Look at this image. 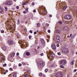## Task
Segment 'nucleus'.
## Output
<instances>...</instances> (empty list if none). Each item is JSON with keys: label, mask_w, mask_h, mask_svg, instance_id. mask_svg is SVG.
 Masks as SVG:
<instances>
[{"label": "nucleus", "mask_w": 77, "mask_h": 77, "mask_svg": "<svg viewBox=\"0 0 77 77\" xmlns=\"http://www.w3.org/2000/svg\"><path fill=\"white\" fill-rule=\"evenodd\" d=\"M33 12H36V10H33Z\"/></svg>", "instance_id": "nucleus-54"}, {"label": "nucleus", "mask_w": 77, "mask_h": 77, "mask_svg": "<svg viewBox=\"0 0 77 77\" xmlns=\"http://www.w3.org/2000/svg\"><path fill=\"white\" fill-rule=\"evenodd\" d=\"M55 75L57 77H62L63 76V73L61 72H58L55 74Z\"/></svg>", "instance_id": "nucleus-3"}, {"label": "nucleus", "mask_w": 77, "mask_h": 77, "mask_svg": "<svg viewBox=\"0 0 77 77\" xmlns=\"http://www.w3.org/2000/svg\"><path fill=\"white\" fill-rule=\"evenodd\" d=\"M27 5V3H26V2H25L22 4L23 6H24V5Z\"/></svg>", "instance_id": "nucleus-23"}, {"label": "nucleus", "mask_w": 77, "mask_h": 77, "mask_svg": "<svg viewBox=\"0 0 77 77\" xmlns=\"http://www.w3.org/2000/svg\"><path fill=\"white\" fill-rule=\"evenodd\" d=\"M60 36L58 35H56L54 37L53 40L55 42L58 43L60 42Z\"/></svg>", "instance_id": "nucleus-1"}, {"label": "nucleus", "mask_w": 77, "mask_h": 77, "mask_svg": "<svg viewBox=\"0 0 77 77\" xmlns=\"http://www.w3.org/2000/svg\"><path fill=\"white\" fill-rule=\"evenodd\" d=\"M43 14H44L45 15V14H47V13H46V12L45 11H44L43 12Z\"/></svg>", "instance_id": "nucleus-31"}, {"label": "nucleus", "mask_w": 77, "mask_h": 77, "mask_svg": "<svg viewBox=\"0 0 77 77\" xmlns=\"http://www.w3.org/2000/svg\"><path fill=\"white\" fill-rule=\"evenodd\" d=\"M28 9H29V8H26L25 10L26 11V12H28Z\"/></svg>", "instance_id": "nucleus-27"}, {"label": "nucleus", "mask_w": 77, "mask_h": 77, "mask_svg": "<svg viewBox=\"0 0 77 77\" xmlns=\"http://www.w3.org/2000/svg\"><path fill=\"white\" fill-rule=\"evenodd\" d=\"M32 5H33V6H34L35 5V3L32 2Z\"/></svg>", "instance_id": "nucleus-33"}, {"label": "nucleus", "mask_w": 77, "mask_h": 77, "mask_svg": "<svg viewBox=\"0 0 77 77\" xmlns=\"http://www.w3.org/2000/svg\"><path fill=\"white\" fill-rule=\"evenodd\" d=\"M49 16H50V17H52V15L50 14Z\"/></svg>", "instance_id": "nucleus-56"}, {"label": "nucleus", "mask_w": 77, "mask_h": 77, "mask_svg": "<svg viewBox=\"0 0 77 77\" xmlns=\"http://www.w3.org/2000/svg\"><path fill=\"white\" fill-rule=\"evenodd\" d=\"M3 9L0 7V13H3Z\"/></svg>", "instance_id": "nucleus-17"}, {"label": "nucleus", "mask_w": 77, "mask_h": 77, "mask_svg": "<svg viewBox=\"0 0 77 77\" xmlns=\"http://www.w3.org/2000/svg\"><path fill=\"white\" fill-rule=\"evenodd\" d=\"M2 50H4V51H5L6 50V46H4L2 47Z\"/></svg>", "instance_id": "nucleus-14"}, {"label": "nucleus", "mask_w": 77, "mask_h": 77, "mask_svg": "<svg viewBox=\"0 0 77 77\" xmlns=\"http://www.w3.org/2000/svg\"><path fill=\"white\" fill-rule=\"evenodd\" d=\"M60 67L61 68H64V66L61 65L60 66Z\"/></svg>", "instance_id": "nucleus-30"}, {"label": "nucleus", "mask_w": 77, "mask_h": 77, "mask_svg": "<svg viewBox=\"0 0 77 77\" xmlns=\"http://www.w3.org/2000/svg\"><path fill=\"white\" fill-rule=\"evenodd\" d=\"M19 43L21 44V47H26V46L27 47V46H28V45H24V42H23L22 40L19 41Z\"/></svg>", "instance_id": "nucleus-4"}, {"label": "nucleus", "mask_w": 77, "mask_h": 77, "mask_svg": "<svg viewBox=\"0 0 77 77\" xmlns=\"http://www.w3.org/2000/svg\"><path fill=\"white\" fill-rule=\"evenodd\" d=\"M74 72H76L77 71V69H75L74 71H73Z\"/></svg>", "instance_id": "nucleus-39"}, {"label": "nucleus", "mask_w": 77, "mask_h": 77, "mask_svg": "<svg viewBox=\"0 0 77 77\" xmlns=\"http://www.w3.org/2000/svg\"><path fill=\"white\" fill-rule=\"evenodd\" d=\"M30 53L28 52L26 53V56H30Z\"/></svg>", "instance_id": "nucleus-20"}, {"label": "nucleus", "mask_w": 77, "mask_h": 77, "mask_svg": "<svg viewBox=\"0 0 77 77\" xmlns=\"http://www.w3.org/2000/svg\"><path fill=\"white\" fill-rule=\"evenodd\" d=\"M12 27L10 28V30H12Z\"/></svg>", "instance_id": "nucleus-57"}, {"label": "nucleus", "mask_w": 77, "mask_h": 77, "mask_svg": "<svg viewBox=\"0 0 77 77\" xmlns=\"http://www.w3.org/2000/svg\"><path fill=\"white\" fill-rule=\"evenodd\" d=\"M74 62H75V60H73L70 63L71 65H74Z\"/></svg>", "instance_id": "nucleus-16"}, {"label": "nucleus", "mask_w": 77, "mask_h": 77, "mask_svg": "<svg viewBox=\"0 0 77 77\" xmlns=\"http://www.w3.org/2000/svg\"><path fill=\"white\" fill-rule=\"evenodd\" d=\"M52 48L53 50H56V45L55 44H52L51 45Z\"/></svg>", "instance_id": "nucleus-10"}, {"label": "nucleus", "mask_w": 77, "mask_h": 77, "mask_svg": "<svg viewBox=\"0 0 77 77\" xmlns=\"http://www.w3.org/2000/svg\"><path fill=\"white\" fill-rule=\"evenodd\" d=\"M5 72H8V70H6L5 71Z\"/></svg>", "instance_id": "nucleus-58"}, {"label": "nucleus", "mask_w": 77, "mask_h": 77, "mask_svg": "<svg viewBox=\"0 0 77 77\" xmlns=\"http://www.w3.org/2000/svg\"><path fill=\"white\" fill-rule=\"evenodd\" d=\"M45 72H47V71H48V69H46L45 70Z\"/></svg>", "instance_id": "nucleus-36"}, {"label": "nucleus", "mask_w": 77, "mask_h": 77, "mask_svg": "<svg viewBox=\"0 0 77 77\" xmlns=\"http://www.w3.org/2000/svg\"><path fill=\"white\" fill-rule=\"evenodd\" d=\"M64 18L66 20H71V16L69 15H66L65 16Z\"/></svg>", "instance_id": "nucleus-7"}, {"label": "nucleus", "mask_w": 77, "mask_h": 77, "mask_svg": "<svg viewBox=\"0 0 77 77\" xmlns=\"http://www.w3.org/2000/svg\"><path fill=\"white\" fill-rule=\"evenodd\" d=\"M4 30H2L1 31V33H4Z\"/></svg>", "instance_id": "nucleus-41"}, {"label": "nucleus", "mask_w": 77, "mask_h": 77, "mask_svg": "<svg viewBox=\"0 0 77 77\" xmlns=\"http://www.w3.org/2000/svg\"><path fill=\"white\" fill-rule=\"evenodd\" d=\"M48 59H49V58H50V56H49V55L48 56Z\"/></svg>", "instance_id": "nucleus-53"}, {"label": "nucleus", "mask_w": 77, "mask_h": 77, "mask_svg": "<svg viewBox=\"0 0 77 77\" xmlns=\"http://www.w3.org/2000/svg\"><path fill=\"white\" fill-rule=\"evenodd\" d=\"M39 48H40V47L38 46L37 49H39Z\"/></svg>", "instance_id": "nucleus-60"}, {"label": "nucleus", "mask_w": 77, "mask_h": 77, "mask_svg": "<svg viewBox=\"0 0 77 77\" xmlns=\"http://www.w3.org/2000/svg\"><path fill=\"white\" fill-rule=\"evenodd\" d=\"M50 32H51L50 30H48V33H50Z\"/></svg>", "instance_id": "nucleus-49"}, {"label": "nucleus", "mask_w": 77, "mask_h": 77, "mask_svg": "<svg viewBox=\"0 0 77 77\" xmlns=\"http://www.w3.org/2000/svg\"><path fill=\"white\" fill-rule=\"evenodd\" d=\"M57 54L58 55H61V54H60V52H59V53H57Z\"/></svg>", "instance_id": "nucleus-38"}, {"label": "nucleus", "mask_w": 77, "mask_h": 77, "mask_svg": "<svg viewBox=\"0 0 77 77\" xmlns=\"http://www.w3.org/2000/svg\"><path fill=\"white\" fill-rule=\"evenodd\" d=\"M43 77H45V75H43Z\"/></svg>", "instance_id": "nucleus-61"}, {"label": "nucleus", "mask_w": 77, "mask_h": 77, "mask_svg": "<svg viewBox=\"0 0 77 77\" xmlns=\"http://www.w3.org/2000/svg\"><path fill=\"white\" fill-rule=\"evenodd\" d=\"M38 64L39 66L42 67V66H44V65H45V63L43 61H41L40 62H39Z\"/></svg>", "instance_id": "nucleus-6"}, {"label": "nucleus", "mask_w": 77, "mask_h": 77, "mask_svg": "<svg viewBox=\"0 0 77 77\" xmlns=\"http://www.w3.org/2000/svg\"><path fill=\"white\" fill-rule=\"evenodd\" d=\"M15 52H13L11 54V55L10 57H14V56H15Z\"/></svg>", "instance_id": "nucleus-13"}, {"label": "nucleus", "mask_w": 77, "mask_h": 77, "mask_svg": "<svg viewBox=\"0 0 77 77\" xmlns=\"http://www.w3.org/2000/svg\"><path fill=\"white\" fill-rule=\"evenodd\" d=\"M9 70H10V71H12V68H10L9 69Z\"/></svg>", "instance_id": "nucleus-40"}, {"label": "nucleus", "mask_w": 77, "mask_h": 77, "mask_svg": "<svg viewBox=\"0 0 77 77\" xmlns=\"http://www.w3.org/2000/svg\"><path fill=\"white\" fill-rule=\"evenodd\" d=\"M49 53L50 54H51V57H54L55 56V55L54 54L52 53L51 52H50Z\"/></svg>", "instance_id": "nucleus-11"}, {"label": "nucleus", "mask_w": 77, "mask_h": 77, "mask_svg": "<svg viewBox=\"0 0 77 77\" xmlns=\"http://www.w3.org/2000/svg\"><path fill=\"white\" fill-rule=\"evenodd\" d=\"M16 55H17V56H18V55H19V53H17L16 54Z\"/></svg>", "instance_id": "nucleus-50"}, {"label": "nucleus", "mask_w": 77, "mask_h": 77, "mask_svg": "<svg viewBox=\"0 0 77 77\" xmlns=\"http://www.w3.org/2000/svg\"><path fill=\"white\" fill-rule=\"evenodd\" d=\"M6 65H7L6 64H4L3 66H6Z\"/></svg>", "instance_id": "nucleus-46"}, {"label": "nucleus", "mask_w": 77, "mask_h": 77, "mask_svg": "<svg viewBox=\"0 0 77 77\" xmlns=\"http://www.w3.org/2000/svg\"><path fill=\"white\" fill-rule=\"evenodd\" d=\"M46 25L47 27H48V26H49V25L47 23L46 24Z\"/></svg>", "instance_id": "nucleus-32"}, {"label": "nucleus", "mask_w": 77, "mask_h": 77, "mask_svg": "<svg viewBox=\"0 0 77 77\" xmlns=\"http://www.w3.org/2000/svg\"><path fill=\"white\" fill-rule=\"evenodd\" d=\"M75 54L77 55V52H76L75 53Z\"/></svg>", "instance_id": "nucleus-64"}, {"label": "nucleus", "mask_w": 77, "mask_h": 77, "mask_svg": "<svg viewBox=\"0 0 77 77\" xmlns=\"http://www.w3.org/2000/svg\"><path fill=\"white\" fill-rule=\"evenodd\" d=\"M24 30H25V32H27V29L25 28Z\"/></svg>", "instance_id": "nucleus-51"}, {"label": "nucleus", "mask_w": 77, "mask_h": 77, "mask_svg": "<svg viewBox=\"0 0 77 77\" xmlns=\"http://www.w3.org/2000/svg\"><path fill=\"white\" fill-rule=\"evenodd\" d=\"M32 38V36L31 35H29V39H30Z\"/></svg>", "instance_id": "nucleus-43"}, {"label": "nucleus", "mask_w": 77, "mask_h": 77, "mask_svg": "<svg viewBox=\"0 0 77 77\" xmlns=\"http://www.w3.org/2000/svg\"><path fill=\"white\" fill-rule=\"evenodd\" d=\"M57 47H59V44H58L57 45Z\"/></svg>", "instance_id": "nucleus-44"}, {"label": "nucleus", "mask_w": 77, "mask_h": 77, "mask_svg": "<svg viewBox=\"0 0 77 77\" xmlns=\"http://www.w3.org/2000/svg\"><path fill=\"white\" fill-rule=\"evenodd\" d=\"M72 36V34H71L70 35V37H71Z\"/></svg>", "instance_id": "nucleus-59"}, {"label": "nucleus", "mask_w": 77, "mask_h": 77, "mask_svg": "<svg viewBox=\"0 0 77 77\" xmlns=\"http://www.w3.org/2000/svg\"><path fill=\"white\" fill-rule=\"evenodd\" d=\"M16 9H19V7H18V6H17L16 7Z\"/></svg>", "instance_id": "nucleus-42"}, {"label": "nucleus", "mask_w": 77, "mask_h": 77, "mask_svg": "<svg viewBox=\"0 0 77 77\" xmlns=\"http://www.w3.org/2000/svg\"><path fill=\"white\" fill-rule=\"evenodd\" d=\"M5 5H8V6H12L13 5V2L12 1H9V0H6L5 3Z\"/></svg>", "instance_id": "nucleus-2"}, {"label": "nucleus", "mask_w": 77, "mask_h": 77, "mask_svg": "<svg viewBox=\"0 0 77 77\" xmlns=\"http://www.w3.org/2000/svg\"><path fill=\"white\" fill-rule=\"evenodd\" d=\"M17 23L18 24H20V20H17Z\"/></svg>", "instance_id": "nucleus-28"}, {"label": "nucleus", "mask_w": 77, "mask_h": 77, "mask_svg": "<svg viewBox=\"0 0 77 77\" xmlns=\"http://www.w3.org/2000/svg\"><path fill=\"white\" fill-rule=\"evenodd\" d=\"M59 24H62V22L61 21H59Z\"/></svg>", "instance_id": "nucleus-26"}, {"label": "nucleus", "mask_w": 77, "mask_h": 77, "mask_svg": "<svg viewBox=\"0 0 77 77\" xmlns=\"http://www.w3.org/2000/svg\"><path fill=\"white\" fill-rule=\"evenodd\" d=\"M63 29L64 30H68V27L66 26H64Z\"/></svg>", "instance_id": "nucleus-19"}, {"label": "nucleus", "mask_w": 77, "mask_h": 77, "mask_svg": "<svg viewBox=\"0 0 77 77\" xmlns=\"http://www.w3.org/2000/svg\"><path fill=\"white\" fill-rule=\"evenodd\" d=\"M41 42L43 45H45V42L44 39H42L41 40Z\"/></svg>", "instance_id": "nucleus-12"}, {"label": "nucleus", "mask_w": 77, "mask_h": 77, "mask_svg": "<svg viewBox=\"0 0 77 77\" xmlns=\"http://www.w3.org/2000/svg\"><path fill=\"white\" fill-rule=\"evenodd\" d=\"M30 33H33V32H32V30H30L29 31Z\"/></svg>", "instance_id": "nucleus-35"}, {"label": "nucleus", "mask_w": 77, "mask_h": 77, "mask_svg": "<svg viewBox=\"0 0 77 77\" xmlns=\"http://www.w3.org/2000/svg\"><path fill=\"white\" fill-rule=\"evenodd\" d=\"M42 75V74L41 73H40L39 74V75L40 76H41Z\"/></svg>", "instance_id": "nucleus-29"}, {"label": "nucleus", "mask_w": 77, "mask_h": 77, "mask_svg": "<svg viewBox=\"0 0 77 77\" xmlns=\"http://www.w3.org/2000/svg\"><path fill=\"white\" fill-rule=\"evenodd\" d=\"M67 77H69V75H67Z\"/></svg>", "instance_id": "nucleus-63"}, {"label": "nucleus", "mask_w": 77, "mask_h": 77, "mask_svg": "<svg viewBox=\"0 0 77 77\" xmlns=\"http://www.w3.org/2000/svg\"><path fill=\"white\" fill-rule=\"evenodd\" d=\"M63 52L64 53H69V50L67 48H64L63 50Z\"/></svg>", "instance_id": "nucleus-5"}, {"label": "nucleus", "mask_w": 77, "mask_h": 77, "mask_svg": "<svg viewBox=\"0 0 77 77\" xmlns=\"http://www.w3.org/2000/svg\"><path fill=\"white\" fill-rule=\"evenodd\" d=\"M1 60L3 61V60H5V58L4 57H2L1 58Z\"/></svg>", "instance_id": "nucleus-21"}, {"label": "nucleus", "mask_w": 77, "mask_h": 77, "mask_svg": "<svg viewBox=\"0 0 77 77\" xmlns=\"http://www.w3.org/2000/svg\"><path fill=\"white\" fill-rule=\"evenodd\" d=\"M8 42L9 45H12L14 43V42H13V40H8Z\"/></svg>", "instance_id": "nucleus-8"}, {"label": "nucleus", "mask_w": 77, "mask_h": 77, "mask_svg": "<svg viewBox=\"0 0 77 77\" xmlns=\"http://www.w3.org/2000/svg\"><path fill=\"white\" fill-rule=\"evenodd\" d=\"M67 8V6H65L63 8V10H65V9H66Z\"/></svg>", "instance_id": "nucleus-22"}, {"label": "nucleus", "mask_w": 77, "mask_h": 77, "mask_svg": "<svg viewBox=\"0 0 77 77\" xmlns=\"http://www.w3.org/2000/svg\"><path fill=\"white\" fill-rule=\"evenodd\" d=\"M21 66V64L20 63L19 64V66Z\"/></svg>", "instance_id": "nucleus-45"}, {"label": "nucleus", "mask_w": 77, "mask_h": 77, "mask_svg": "<svg viewBox=\"0 0 77 77\" xmlns=\"http://www.w3.org/2000/svg\"><path fill=\"white\" fill-rule=\"evenodd\" d=\"M5 9H6V10H8V8L7 7H5Z\"/></svg>", "instance_id": "nucleus-47"}, {"label": "nucleus", "mask_w": 77, "mask_h": 77, "mask_svg": "<svg viewBox=\"0 0 77 77\" xmlns=\"http://www.w3.org/2000/svg\"><path fill=\"white\" fill-rule=\"evenodd\" d=\"M36 33H37L36 32H34V34H35V35H36Z\"/></svg>", "instance_id": "nucleus-52"}, {"label": "nucleus", "mask_w": 77, "mask_h": 77, "mask_svg": "<svg viewBox=\"0 0 77 77\" xmlns=\"http://www.w3.org/2000/svg\"><path fill=\"white\" fill-rule=\"evenodd\" d=\"M22 64L23 65H26V63H25L24 62H22Z\"/></svg>", "instance_id": "nucleus-34"}, {"label": "nucleus", "mask_w": 77, "mask_h": 77, "mask_svg": "<svg viewBox=\"0 0 77 77\" xmlns=\"http://www.w3.org/2000/svg\"><path fill=\"white\" fill-rule=\"evenodd\" d=\"M17 75L15 73H13V77H16Z\"/></svg>", "instance_id": "nucleus-18"}, {"label": "nucleus", "mask_w": 77, "mask_h": 77, "mask_svg": "<svg viewBox=\"0 0 77 77\" xmlns=\"http://www.w3.org/2000/svg\"><path fill=\"white\" fill-rule=\"evenodd\" d=\"M23 14H26V11H23Z\"/></svg>", "instance_id": "nucleus-48"}, {"label": "nucleus", "mask_w": 77, "mask_h": 77, "mask_svg": "<svg viewBox=\"0 0 77 77\" xmlns=\"http://www.w3.org/2000/svg\"><path fill=\"white\" fill-rule=\"evenodd\" d=\"M66 63V60H62L60 62V64L61 65H63V64H65Z\"/></svg>", "instance_id": "nucleus-9"}, {"label": "nucleus", "mask_w": 77, "mask_h": 77, "mask_svg": "<svg viewBox=\"0 0 77 77\" xmlns=\"http://www.w3.org/2000/svg\"><path fill=\"white\" fill-rule=\"evenodd\" d=\"M37 27H39V26H40V24L39 23H37Z\"/></svg>", "instance_id": "nucleus-24"}, {"label": "nucleus", "mask_w": 77, "mask_h": 77, "mask_svg": "<svg viewBox=\"0 0 77 77\" xmlns=\"http://www.w3.org/2000/svg\"><path fill=\"white\" fill-rule=\"evenodd\" d=\"M73 36H72V38H71V39H73Z\"/></svg>", "instance_id": "nucleus-62"}, {"label": "nucleus", "mask_w": 77, "mask_h": 77, "mask_svg": "<svg viewBox=\"0 0 77 77\" xmlns=\"http://www.w3.org/2000/svg\"><path fill=\"white\" fill-rule=\"evenodd\" d=\"M18 35H19V34L18 33L17 34L16 36H18Z\"/></svg>", "instance_id": "nucleus-55"}, {"label": "nucleus", "mask_w": 77, "mask_h": 77, "mask_svg": "<svg viewBox=\"0 0 77 77\" xmlns=\"http://www.w3.org/2000/svg\"><path fill=\"white\" fill-rule=\"evenodd\" d=\"M56 32L57 33H60V32H61V31L60 30L57 29Z\"/></svg>", "instance_id": "nucleus-15"}, {"label": "nucleus", "mask_w": 77, "mask_h": 77, "mask_svg": "<svg viewBox=\"0 0 77 77\" xmlns=\"http://www.w3.org/2000/svg\"><path fill=\"white\" fill-rule=\"evenodd\" d=\"M43 55H44V53H41L40 54V56H42Z\"/></svg>", "instance_id": "nucleus-37"}, {"label": "nucleus", "mask_w": 77, "mask_h": 77, "mask_svg": "<svg viewBox=\"0 0 77 77\" xmlns=\"http://www.w3.org/2000/svg\"><path fill=\"white\" fill-rule=\"evenodd\" d=\"M23 76L24 77H27V74H25L23 75Z\"/></svg>", "instance_id": "nucleus-25"}]
</instances>
